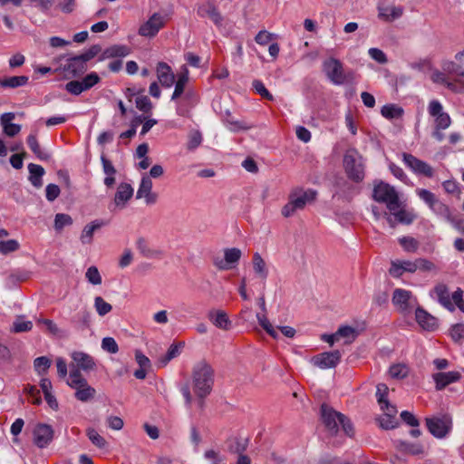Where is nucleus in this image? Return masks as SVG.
Wrapping results in <instances>:
<instances>
[{"instance_id": "1", "label": "nucleus", "mask_w": 464, "mask_h": 464, "mask_svg": "<svg viewBox=\"0 0 464 464\" xmlns=\"http://www.w3.org/2000/svg\"><path fill=\"white\" fill-rule=\"evenodd\" d=\"M214 370L206 362L201 361L193 369V389L199 399H205L212 391Z\"/></svg>"}, {"instance_id": "2", "label": "nucleus", "mask_w": 464, "mask_h": 464, "mask_svg": "<svg viewBox=\"0 0 464 464\" xmlns=\"http://www.w3.org/2000/svg\"><path fill=\"white\" fill-rule=\"evenodd\" d=\"M316 195V191L313 189H294L289 194L288 202L282 208V215L285 218L293 216L297 210L304 209L307 203L313 202Z\"/></svg>"}, {"instance_id": "3", "label": "nucleus", "mask_w": 464, "mask_h": 464, "mask_svg": "<svg viewBox=\"0 0 464 464\" xmlns=\"http://www.w3.org/2000/svg\"><path fill=\"white\" fill-rule=\"evenodd\" d=\"M372 198L376 202L385 203L391 211L400 207V198L395 188L383 181H378L374 185Z\"/></svg>"}, {"instance_id": "4", "label": "nucleus", "mask_w": 464, "mask_h": 464, "mask_svg": "<svg viewBox=\"0 0 464 464\" xmlns=\"http://www.w3.org/2000/svg\"><path fill=\"white\" fill-rule=\"evenodd\" d=\"M343 168L347 178L355 182L361 183L365 177V166L361 156H357L355 150L347 152L343 157Z\"/></svg>"}, {"instance_id": "5", "label": "nucleus", "mask_w": 464, "mask_h": 464, "mask_svg": "<svg viewBox=\"0 0 464 464\" xmlns=\"http://www.w3.org/2000/svg\"><path fill=\"white\" fill-rule=\"evenodd\" d=\"M67 383L76 391L75 397L77 400L87 401L94 397L95 390L87 383L79 369L71 370Z\"/></svg>"}, {"instance_id": "6", "label": "nucleus", "mask_w": 464, "mask_h": 464, "mask_svg": "<svg viewBox=\"0 0 464 464\" xmlns=\"http://www.w3.org/2000/svg\"><path fill=\"white\" fill-rule=\"evenodd\" d=\"M417 194L436 215L444 218L449 222H454L450 208L439 200L434 193L426 188H420L417 190Z\"/></svg>"}, {"instance_id": "7", "label": "nucleus", "mask_w": 464, "mask_h": 464, "mask_svg": "<svg viewBox=\"0 0 464 464\" xmlns=\"http://www.w3.org/2000/svg\"><path fill=\"white\" fill-rule=\"evenodd\" d=\"M323 71L330 80L335 85H342L346 81L348 76L352 73L345 74L343 72V63L335 58H328L323 63Z\"/></svg>"}, {"instance_id": "8", "label": "nucleus", "mask_w": 464, "mask_h": 464, "mask_svg": "<svg viewBox=\"0 0 464 464\" xmlns=\"http://www.w3.org/2000/svg\"><path fill=\"white\" fill-rule=\"evenodd\" d=\"M426 427L432 436L437 439L445 438L452 428V421L449 416H433L425 419Z\"/></svg>"}, {"instance_id": "9", "label": "nucleus", "mask_w": 464, "mask_h": 464, "mask_svg": "<svg viewBox=\"0 0 464 464\" xmlns=\"http://www.w3.org/2000/svg\"><path fill=\"white\" fill-rule=\"evenodd\" d=\"M343 414L335 411L327 403H323L320 407V419L325 429L333 435L339 430V420Z\"/></svg>"}, {"instance_id": "10", "label": "nucleus", "mask_w": 464, "mask_h": 464, "mask_svg": "<svg viewBox=\"0 0 464 464\" xmlns=\"http://www.w3.org/2000/svg\"><path fill=\"white\" fill-rule=\"evenodd\" d=\"M429 114L434 117V127L439 130H446L451 124L449 113L443 111V106L438 100H431L428 106Z\"/></svg>"}, {"instance_id": "11", "label": "nucleus", "mask_w": 464, "mask_h": 464, "mask_svg": "<svg viewBox=\"0 0 464 464\" xmlns=\"http://www.w3.org/2000/svg\"><path fill=\"white\" fill-rule=\"evenodd\" d=\"M402 160L405 165L411 169L415 174L423 175L427 178L433 176V169L427 162L419 160L411 153L403 152Z\"/></svg>"}, {"instance_id": "12", "label": "nucleus", "mask_w": 464, "mask_h": 464, "mask_svg": "<svg viewBox=\"0 0 464 464\" xmlns=\"http://www.w3.org/2000/svg\"><path fill=\"white\" fill-rule=\"evenodd\" d=\"M342 353L339 350L324 352L314 355L311 362L321 369L335 368L341 362Z\"/></svg>"}, {"instance_id": "13", "label": "nucleus", "mask_w": 464, "mask_h": 464, "mask_svg": "<svg viewBox=\"0 0 464 464\" xmlns=\"http://www.w3.org/2000/svg\"><path fill=\"white\" fill-rule=\"evenodd\" d=\"M53 433L50 425L38 423L33 430L34 444L41 449L47 447L53 439Z\"/></svg>"}, {"instance_id": "14", "label": "nucleus", "mask_w": 464, "mask_h": 464, "mask_svg": "<svg viewBox=\"0 0 464 464\" xmlns=\"http://www.w3.org/2000/svg\"><path fill=\"white\" fill-rule=\"evenodd\" d=\"M416 299L412 297L411 291L396 288L392 295V304L398 307L401 312L408 313L411 310Z\"/></svg>"}, {"instance_id": "15", "label": "nucleus", "mask_w": 464, "mask_h": 464, "mask_svg": "<svg viewBox=\"0 0 464 464\" xmlns=\"http://www.w3.org/2000/svg\"><path fill=\"white\" fill-rule=\"evenodd\" d=\"M90 60L91 58L84 57L82 54L70 58L63 65V72L70 77L79 76L87 70L86 63Z\"/></svg>"}, {"instance_id": "16", "label": "nucleus", "mask_w": 464, "mask_h": 464, "mask_svg": "<svg viewBox=\"0 0 464 464\" xmlns=\"http://www.w3.org/2000/svg\"><path fill=\"white\" fill-rule=\"evenodd\" d=\"M242 252L239 248L231 247L224 249V259H215L214 265L219 270H227L234 267L240 260Z\"/></svg>"}, {"instance_id": "17", "label": "nucleus", "mask_w": 464, "mask_h": 464, "mask_svg": "<svg viewBox=\"0 0 464 464\" xmlns=\"http://www.w3.org/2000/svg\"><path fill=\"white\" fill-rule=\"evenodd\" d=\"M136 198H144L147 205H153L157 202L158 195L152 192V181L148 175H143L140 187L136 193Z\"/></svg>"}, {"instance_id": "18", "label": "nucleus", "mask_w": 464, "mask_h": 464, "mask_svg": "<svg viewBox=\"0 0 464 464\" xmlns=\"http://www.w3.org/2000/svg\"><path fill=\"white\" fill-rule=\"evenodd\" d=\"M197 14L202 18L208 17L218 27H220L223 24V15L220 14L217 6L211 2H207L199 5L197 9Z\"/></svg>"}, {"instance_id": "19", "label": "nucleus", "mask_w": 464, "mask_h": 464, "mask_svg": "<svg viewBox=\"0 0 464 464\" xmlns=\"http://www.w3.org/2000/svg\"><path fill=\"white\" fill-rule=\"evenodd\" d=\"M162 26L163 21L161 15L155 13L140 27L139 34L142 36L152 37L158 34Z\"/></svg>"}, {"instance_id": "20", "label": "nucleus", "mask_w": 464, "mask_h": 464, "mask_svg": "<svg viewBox=\"0 0 464 464\" xmlns=\"http://www.w3.org/2000/svg\"><path fill=\"white\" fill-rule=\"evenodd\" d=\"M14 118V112H5L0 115V125L3 129V132L10 138L17 135L22 129L21 125L13 123Z\"/></svg>"}, {"instance_id": "21", "label": "nucleus", "mask_w": 464, "mask_h": 464, "mask_svg": "<svg viewBox=\"0 0 464 464\" xmlns=\"http://www.w3.org/2000/svg\"><path fill=\"white\" fill-rule=\"evenodd\" d=\"M135 361L139 365V369L135 370L133 375L138 380H144L149 372L152 370V363L141 351L136 350Z\"/></svg>"}, {"instance_id": "22", "label": "nucleus", "mask_w": 464, "mask_h": 464, "mask_svg": "<svg viewBox=\"0 0 464 464\" xmlns=\"http://www.w3.org/2000/svg\"><path fill=\"white\" fill-rule=\"evenodd\" d=\"M136 248L139 253L145 258H162L164 251L161 249H154L150 246V242L143 237H139L136 240Z\"/></svg>"}, {"instance_id": "23", "label": "nucleus", "mask_w": 464, "mask_h": 464, "mask_svg": "<svg viewBox=\"0 0 464 464\" xmlns=\"http://www.w3.org/2000/svg\"><path fill=\"white\" fill-rule=\"evenodd\" d=\"M157 77L160 84L165 88H170L175 82V74L171 67L164 62H160L157 64Z\"/></svg>"}, {"instance_id": "24", "label": "nucleus", "mask_w": 464, "mask_h": 464, "mask_svg": "<svg viewBox=\"0 0 464 464\" xmlns=\"http://www.w3.org/2000/svg\"><path fill=\"white\" fill-rule=\"evenodd\" d=\"M414 273L416 272V265L414 261H401L395 260L392 261L391 267L389 269V273L392 277L399 278L403 273Z\"/></svg>"}, {"instance_id": "25", "label": "nucleus", "mask_w": 464, "mask_h": 464, "mask_svg": "<svg viewBox=\"0 0 464 464\" xmlns=\"http://www.w3.org/2000/svg\"><path fill=\"white\" fill-rule=\"evenodd\" d=\"M415 318L420 326L424 330L434 331L438 327L437 318L421 307L416 309Z\"/></svg>"}, {"instance_id": "26", "label": "nucleus", "mask_w": 464, "mask_h": 464, "mask_svg": "<svg viewBox=\"0 0 464 464\" xmlns=\"http://www.w3.org/2000/svg\"><path fill=\"white\" fill-rule=\"evenodd\" d=\"M461 374L457 371L438 372L432 375L437 391L443 390L447 385L458 382Z\"/></svg>"}, {"instance_id": "27", "label": "nucleus", "mask_w": 464, "mask_h": 464, "mask_svg": "<svg viewBox=\"0 0 464 464\" xmlns=\"http://www.w3.org/2000/svg\"><path fill=\"white\" fill-rule=\"evenodd\" d=\"M208 318L216 327L222 330L230 329L232 324L227 314L223 310H210Z\"/></svg>"}, {"instance_id": "28", "label": "nucleus", "mask_w": 464, "mask_h": 464, "mask_svg": "<svg viewBox=\"0 0 464 464\" xmlns=\"http://www.w3.org/2000/svg\"><path fill=\"white\" fill-rule=\"evenodd\" d=\"M72 358L76 364V369H82L83 371H90L95 367V362L93 358L86 353L83 352H73L72 353ZM73 368L72 370H74Z\"/></svg>"}, {"instance_id": "29", "label": "nucleus", "mask_w": 464, "mask_h": 464, "mask_svg": "<svg viewBox=\"0 0 464 464\" xmlns=\"http://www.w3.org/2000/svg\"><path fill=\"white\" fill-rule=\"evenodd\" d=\"M28 171L29 180L32 185L37 188H41L43 186L42 178L45 173L44 169L41 165L30 163L28 165Z\"/></svg>"}, {"instance_id": "30", "label": "nucleus", "mask_w": 464, "mask_h": 464, "mask_svg": "<svg viewBox=\"0 0 464 464\" xmlns=\"http://www.w3.org/2000/svg\"><path fill=\"white\" fill-rule=\"evenodd\" d=\"M252 263L255 274L262 280H266L268 276V269L266 261L258 252L253 255Z\"/></svg>"}, {"instance_id": "31", "label": "nucleus", "mask_w": 464, "mask_h": 464, "mask_svg": "<svg viewBox=\"0 0 464 464\" xmlns=\"http://www.w3.org/2000/svg\"><path fill=\"white\" fill-rule=\"evenodd\" d=\"M227 450L231 453L243 454L248 446V438L235 437L228 440Z\"/></svg>"}, {"instance_id": "32", "label": "nucleus", "mask_w": 464, "mask_h": 464, "mask_svg": "<svg viewBox=\"0 0 464 464\" xmlns=\"http://www.w3.org/2000/svg\"><path fill=\"white\" fill-rule=\"evenodd\" d=\"M133 188L128 183L118 185V208H123L125 203L133 196Z\"/></svg>"}, {"instance_id": "33", "label": "nucleus", "mask_w": 464, "mask_h": 464, "mask_svg": "<svg viewBox=\"0 0 464 464\" xmlns=\"http://www.w3.org/2000/svg\"><path fill=\"white\" fill-rule=\"evenodd\" d=\"M439 302L450 312L455 310L454 304L451 303L449 295L448 287L445 285H439L435 287Z\"/></svg>"}, {"instance_id": "34", "label": "nucleus", "mask_w": 464, "mask_h": 464, "mask_svg": "<svg viewBox=\"0 0 464 464\" xmlns=\"http://www.w3.org/2000/svg\"><path fill=\"white\" fill-rule=\"evenodd\" d=\"M102 225V222L99 220H94L92 223L86 225L80 237L81 242L84 245L91 244L94 231L99 229Z\"/></svg>"}, {"instance_id": "35", "label": "nucleus", "mask_w": 464, "mask_h": 464, "mask_svg": "<svg viewBox=\"0 0 464 464\" xmlns=\"http://www.w3.org/2000/svg\"><path fill=\"white\" fill-rule=\"evenodd\" d=\"M403 109L396 104H385L381 109L382 117L388 120L399 119L403 115Z\"/></svg>"}, {"instance_id": "36", "label": "nucleus", "mask_w": 464, "mask_h": 464, "mask_svg": "<svg viewBox=\"0 0 464 464\" xmlns=\"http://www.w3.org/2000/svg\"><path fill=\"white\" fill-rule=\"evenodd\" d=\"M403 9L399 6L379 7V17L386 21H393L402 15Z\"/></svg>"}, {"instance_id": "37", "label": "nucleus", "mask_w": 464, "mask_h": 464, "mask_svg": "<svg viewBox=\"0 0 464 464\" xmlns=\"http://www.w3.org/2000/svg\"><path fill=\"white\" fill-rule=\"evenodd\" d=\"M27 144L39 160H47L50 159V155L41 149L35 134H30L27 137Z\"/></svg>"}, {"instance_id": "38", "label": "nucleus", "mask_w": 464, "mask_h": 464, "mask_svg": "<svg viewBox=\"0 0 464 464\" xmlns=\"http://www.w3.org/2000/svg\"><path fill=\"white\" fill-rule=\"evenodd\" d=\"M188 82V70H185L184 72H181L178 76L177 82H175V89L171 96L172 101H176L179 99L185 91V86L187 82Z\"/></svg>"}, {"instance_id": "39", "label": "nucleus", "mask_w": 464, "mask_h": 464, "mask_svg": "<svg viewBox=\"0 0 464 464\" xmlns=\"http://www.w3.org/2000/svg\"><path fill=\"white\" fill-rule=\"evenodd\" d=\"M376 420L379 423V426L382 430H386L395 429L399 426L398 419L389 413H383L382 415L379 416Z\"/></svg>"}, {"instance_id": "40", "label": "nucleus", "mask_w": 464, "mask_h": 464, "mask_svg": "<svg viewBox=\"0 0 464 464\" xmlns=\"http://www.w3.org/2000/svg\"><path fill=\"white\" fill-rule=\"evenodd\" d=\"M184 346V343H173L168 349L166 354L160 359V363L165 366L172 359L179 355L181 348Z\"/></svg>"}, {"instance_id": "41", "label": "nucleus", "mask_w": 464, "mask_h": 464, "mask_svg": "<svg viewBox=\"0 0 464 464\" xmlns=\"http://www.w3.org/2000/svg\"><path fill=\"white\" fill-rule=\"evenodd\" d=\"M28 80H29V78L24 75L11 76V77L2 80L0 82V83L3 87L17 88V87L24 86L25 84H27Z\"/></svg>"}, {"instance_id": "42", "label": "nucleus", "mask_w": 464, "mask_h": 464, "mask_svg": "<svg viewBox=\"0 0 464 464\" xmlns=\"http://www.w3.org/2000/svg\"><path fill=\"white\" fill-rule=\"evenodd\" d=\"M399 450L404 453L420 455L423 453V447L419 443L400 441Z\"/></svg>"}, {"instance_id": "43", "label": "nucleus", "mask_w": 464, "mask_h": 464, "mask_svg": "<svg viewBox=\"0 0 464 464\" xmlns=\"http://www.w3.org/2000/svg\"><path fill=\"white\" fill-rule=\"evenodd\" d=\"M222 117L223 121L231 126L229 129L232 131H237L239 130H247L249 128L244 122L234 120L229 111H226Z\"/></svg>"}, {"instance_id": "44", "label": "nucleus", "mask_w": 464, "mask_h": 464, "mask_svg": "<svg viewBox=\"0 0 464 464\" xmlns=\"http://www.w3.org/2000/svg\"><path fill=\"white\" fill-rule=\"evenodd\" d=\"M202 134L199 130H191L188 136L187 149L194 150L202 143Z\"/></svg>"}, {"instance_id": "45", "label": "nucleus", "mask_w": 464, "mask_h": 464, "mask_svg": "<svg viewBox=\"0 0 464 464\" xmlns=\"http://www.w3.org/2000/svg\"><path fill=\"white\" fill-rule=\"evenodd\" d=\"M257 321L259 324L262 326V328L274 339H276L278 337V334L276 331V329L273 327V325L270 324L268 319L266 316V314H256Z\"/></svg>"}, {"instance_id": "46", "label": "nucleus", "mask_w": 464, "mask_h": 464, "mask_svg": "<svg viewBox=\"0 0 464 464\" xmlns=\"http://www.w3.org/2000/svg\"><path fill=\"white\" fill-rule=\"evenodd\" d=\"M136 107L144 114H151L152 103L148 96H138L135 100Z\"/></svg>"}, {"instance_id": "47", "label": "nucleus", "mask_w": 464, "mask_h": 464, "mask_svg": "<svg viewBox=\"0 0 464 464\" xmlns=\"http://www.w3.org/2000/svg\"><path fill=\"white\" fill-rule=\"evenodd\" d=\"M86 435L88 436L91 442L96 447L102 449L106 446V440L104 438L102 437L94 429H87Z\"/></svg>"}, {"instance_id": "48", "label": "nucleus", "mask_w": 464, "mask_h": 464, "mask_svg": "<svg viewBox=\"0 0 464 464\" xmlns=\"http://www.w3.org/2000/svg\"><path fill=\"white\" fill-rule=\"evenodd\" d=\"M50 366L51 361L45 356L37 357L34 361V367L40 375L44 374Z\"/></svg>"}, {"instance_id": "49", "label": "nucleus", "mask_w": 464, "mask_h": 464, "mask_svg": "<svg viewBox=\"0 0 464 464\" xmlns=\"http://www.w3.org/2000/svg\"><path fill=\"white\" fill-rule=\"evenodd\" d=\"M33 324L31 321H26L23 317H18L13 323L12 331L14 333L28 332L32 329Z\"/></svg>"}, {"instance_id": "50", "label": "nucleus", "mask_w": 464, "mask_h": 464, "mask_svg": "<svg viewBox=\"0 0 464 464\" xmlns=\"http://www.w3.org/2000/svg\"><path fill=\"white\" fill-rule=\"evenodd\" d=\"M252 86L256 92L259 94L262 98L266 99L268 101L274 100V96L269 92V91L266 88V86L261 81L254 80L252 82Z\"/></svg>"}, {"instance_id": "51", "label": "nucleus", "mask_w": 464, "mask_h": 464, "mask_svg": "<svg viewBox=\"0 0 464 464\" xmlns=\"http://www.w3.org/2000/svg\"><path fill=\"white\" fill-rule=\"evenodd\" d=\"M401 246L407 252H415L418 249V241L411 237H402L399 239Z\"/></svg>"}, {"instance_id": "52", "label": "nucleus", "mask_w": 464, "mask_h": 464, "mask_svg": "<svg viewBox=\"0 0 464 464\" xmlns=\"http://www.w3.org/2000/svg\"><path fill=\"white\" fill-rule=\"evenodd\" d=\"M72 224V218L67 214L59 213L55 215L54 227L56 230L63 229L65 226Z\"/></svg>"}, {"instance_id": "53", "label": "nucleus", "mask_w": 464, "mask_h": 464, "mask_svg": "<svg viewBox=\"0 0 464 464\" xmlns=\"http://www.w3.org/2000/svg\"><path fill=\"white\" fill-rule=\"evenodd\" d=\"M19 242L15 239L0 241V252L4 255L16 251L19 248Z\"/></svg>"}, {"instance_id": "54", "label": "nucleus", "mask_w": 464, "mask_h": 464, "mask_svg": "<svg viewBox=\"0 0 464 464\" xmlns=\"http://www.w3.org/2000/svg\"><path fill=\"white\" fill-rule=\"evenodd\" d=\"M94 306L97 313L102 316L107 314L112 309V306L109 303L105 302L101 296L95 297Z\"/></svg>"}, {"instance_id": "55", "label": "nucleus", "mask_w": 464, "mask_h": 464, "mask_svg": "<svg viewBox=\"0 0 464 464\" xmlns=\"http://www.w3.org/2000/svg\"><path fill=\"white\" fill-rule=\"evenodd\" d=\"M85 277L88 280L89 283L92 285H100L102 284V276L99 273V270L96 266H90L86 273Z\"/></svg>"}, {"instance_id": "56", "label": "nucleus", "mask_w": 464, "mask_h": 464, "mask_svg": "<svg viewBox=\"0 0 464 464\" xmlns=\"http://www.w3.org/2000/svg\"><path fill=\"white\" fill-rule=\"evenodd\" d=\"M450 334L455 343H461L464 339V324H453Z\"/></svg>"}, {"instance_id": "57", "label": "nucleus", "mask_w": 464, "mask_h": 464, "mask_svg": "<svg viewBox=\"0 0 464 464\" xmlns=\"http://www.w3.org/2000/svg\"><path fill=\"white\" fill-rule=\"evenodd\" d=\"M389 388L385 383H379L376 386V398L379 405L388 401Z\"/></svg>"}, {"instance_id": "58", "label": "nucleus", "mask_w": 464, "mask_h": 464, "mask_svg": "<svg viewBox=\"0 0 464 464\" xmlns=\"http://www.w3.org/2000/svg\"><path fill=\"white\" fill-rule=\"evenodd\" d=\"M389 372L392 378L402 379L407 376L408 369L402 364H394L390 367Z\"/></svg>"}, {"instance_id": "59", "label": "nucleus", "mask_w": 464, "mask_h": 464, "mask_svg": "<svg viewBox=\"0 0 464 464\" xmlns=\"http://www.w3.org/2000/svg\"><path fill=\"white\" fill-rule=\"evenodd\" d=\"M337 333V335L339 337V339L341 337H352V340H354L357 335H358V332L355 328L352 327V326H349V325H342L338 328V330L336 331Z\"/></svg>"}, {"instance_id": "60", "label": "nucleus", "mask_w": 464, "mask_h": 464, "mask_svg": "<svg viewBox=\"0 0 464 464\" xmlns=\"http://www.w3.org/2000/svg\"><path fill=\"white\" fill-rule=\"evenodd\" d=\"M65 90L73 95H79L82 92L86 91L81 81H71L67 82Z\"/></svg>"}, {"instance_id": "61", "label": "nucleus", "mask_w": 464, "mask_h": 464, "mask_svg": "<svg viewBox=\"0 0 464 464\" xmlns=\"http://www.w3.org/2000/svg\"><path fill=\"white\" fill-rule=\"evenodd\" d=\"M61 193L59 186L55 184H49L45 188V197L50 202L55 200Z\"/></svg>"}, {"instance_id": "62", "label": "nucleus", "mask_w": 464, "mask_h": 464, "mask_svg": "<svg viewBox=\"0 0 464 464\" xmlns=\"http://www.w3.org/2000/svg\"><path fill=\"white\" fill-rule=\"evenodd\" d=\"M340 425L342 426L343 430L347 436L353 437L354 435L353 423L351 422L350 419L346 417L344 414L343 417H341L339 420V426Z\"/></svg>"}, {"instance_id": "63", "label": "nucleus", "mask_w": 464, "mask_h": 464, "mask_svg": "<svg viewBox=\"0 0 464 464\" xmlns=\"http://www.w3.org/2000/svg\"><path fill=\"white\" fill-rule=\"evenodd\" d=\"M401 418L407 425L411 427L417 428L420 425L419 420L408 411H401Z\"/></svg>"}, {"instance_id": "64", "label": "nucleus", "mask_w": 464, "mask_h": 464, "mask_svg": "<svg viewBox=\"0 0 464 464\" xmlns=\"http://www.w3.org/2000/svg\"><path fill=\"white\" fill-rule=\"evenodd\" d=\"M204 457L207 459L212 460V464H226L225 458L214 450H206Z\"/></svg>"}]
</instances>
